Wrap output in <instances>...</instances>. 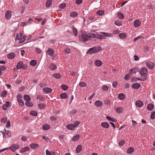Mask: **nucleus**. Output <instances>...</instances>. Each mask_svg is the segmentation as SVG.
Segmentation results:
<instances>
[{"label":"nucleus","mask_w":155,"mask_h":155,"mask_svg":"<svg viewBox=\"0 0 155 155\" xmlns=\"http://www.w3.org/2000/svg\"><path fill=\"white\" fill-rule=\"evenodd\" d=\"M92 33H84V32H81V40L84 42H86L90 38H92Z\"/></svg>","instance_id":"obj_1"},{"label":"nucleus","mask_w":155,"mask_h":155,"mask_svg":"<svg viewBox=\"0 0 155 155\" xmlns=\"http://www.w3.org/2000/svg\"><path fill=\"white\" fill-rule=\"evenodd\" d=\"M139 73L141 76H143V78H145L146 80L147 79L148 74V70L147 68L145 67L141 68L139 71Z\"/></svg>","instance_id":"obj_2"},{"label":"nucleus","mask_w":155,"mask_h":155,"mask_svg":"<svg viewBox=\"0 0 155 155\" xmlns=\"http://www.w3.org/2000/svg\"><path fill=\"white\" fill-rule=\"evenodd\" d=\"M101 50L102 48L101 46L94 47L93 48H90L86 52V54L90 53V54H91L93 53H96Z\"/></svg>","instance_id":"obj_3"},{"label":"nucleus","mask_w":155,"mask_h":155,"mask_svg":"<svg viewBox=\"0 0 155 155\" xmlns=\"http://www.w3.org/2000/svg\"><path fill=\"white\" fill-rule=\"evenodd\" d=\"M28 66L26 64H23V63L22 61H20L18 62L17 64L16 67L18 69H21V68L24 69L27 68Z\"/></svg>","instance_id":"obj_4"},{"label":"nucleus","mask_w":155,"mask_h":155,"mask_svg":"<svg viewBox=\"0 0 155 155\" xmlns=\"http://www.w3.org/2000/svg\"><path fill=\"white\" fill-rule=\"evenodd\" d=\"M92 38H96L97 39H105V36L104 35H99L98 34H95L93 33H92Z\"/></svg>","instance_id":"obj_5"},{"label":"nucleus","mask_w":155,"mask_h":155,"mask_svg":"<svg viewBox=\"0 0 155 155\" xmlns=\"http://www.w3.org/2000/svg\"><path fill=\"white\" fill-rule=\"evenodd\" d=\"M147 66L149 68L152 70L154 68V64L151 61H148L146 62Z\"/></svg>","instance_id":"obj_6"},{"label":"nucleus","mask_w":155,"mask_h":155,"mask_svg":"<svg viewBox=\"0 0 155 155\" xmlns=\"http://www.w3.org/2000/svg\"><path fill=\"white\" fill-rule=\"evenodd\" d=\"M5 130V133H3L2 131H1V132L3 134H4V136L6 138H8L10 137L11 135V132L8 130H6L5 128H4Z\"/></svg>","instance_id":"obj_7"},{"label":"nucleus","mask_w":155,"mask_h":155,"mask_svg":"<svg viewBox=\"0 0 155 155\" xmlns=\"http://www.w3.org/2000/svg\"><path fill=\"white\" fill-rule=\"evenodd\" d=\"M46 53L48 55L51 56H53L54 51L52 48H49L46 51Z\"/></svg>","instance_id":"obj_8"},{"label":"nucleus","mask_w":155,"mask_h":155,"mask_svg":"<svg viewBox=\"0 0 155 155\" xmlns=\"http://www.w3.org/2000/svg\"><path fill=\"white\" fill-rule=\"evenodd\" d=\"M19 146L17 144H13L12 146L9 147V149L13 151H15L18 148H19Z\"/></svg>","instance_id":"obj_9"},{"label":"nucleus","mask_w":155,"mask_h":155,"mask_svg":"<svg viewBox=\"0 0 155 155\" xmlns=\"http://www.w3.org/2000/svg\"><path fill=\"white\" fill-rule=\"evenodd\" d=\"M143 104V102L140 100L137 101L135 103L136 106L139 107H142Z\"/></svg>","instance_id":"obj_10"},{"label":"nucleus","mask_w":155,"mask_h":155,"mask_svg":"<svg viewBox=\"0 0 155 155\" xmlns=\"http://www.w3.org/2000/svg\"><path fill=\"white\" fill-rule=\"evenodd\" d=\"M146 80V78H142L141 79H140L138 78H133L131 79L132 81L133 82H135L137 81V80H140L141 81H144Z\"/></svg>","instance_id":"obj_11"},{"label":"nucleus","mask_w":155,"mask_h":155,"mask_svg":"<svg viewBox=\"0 0 155 155\" xmlns=\"http://www.w3.org/2000/svg\"><path fill=\"white\" fill-rule=\"evenodd\" d=\"M6 18L8 20L10 19L11 17V12L10 11H7L5 13Z\"/></svg>","instance_id":"obj_12"},{"label":"nucleus","mask_w":155,"mask_h":155,"mask_svg":"<svg viewBox=\"0 0 155 155\" xmlns=\"http://www.w3.org/2000/svg\"><path fill=\"white\" fill-rule=\"evenodd\" d=\"M140 84L138 83L133 84L131 85L132 87L135 89H138L140 87Z\"/></svg>","instance_id":"obj_13"},{"label":"nucleus","mask_w":155,"mask_h":155,"mask_svg":"<svg viewBox=\"0 0 155 155\" xmlns=\"http://www.w3.org/2000/svg\"><path fill=\"white\" fill-rule=\"evenodd\" d=\"M141 22L139 20H136L134 23V26L135 28H137L141 24Z\"/></svg>","instance_id":"obj_14"},{"label":"nucleus","mask_w":155,"mask_h":155,"mask_svg":"<svg viewBox=\"0 0 155 155\" xmlns=\"http://www.w3.org/2000/svg\"><path fill=\"white\" fill-rule=\"evenodd\" d=\"M7 56L9 59H13L15 57V54L14 53L12 52L8 54Z\"/></svg>","instance_id":"obj_15"},{"label":"nucleus","mask_w":155,"mask_h":155,"mask_svg":"<svg viewBox=\"0 0 155 155\" xmlns=\"http://www.w3.org/2000/svg\"><path fill=\"white\" fill-rule=\"evenodd\" d=\"M139 70V68L137 67H134L133 68L130 69L129 71V72L131 74L132 73H136V72H138Z\"/></svg>","instance_id":"obj_16"},{"label":"nucleus","mask_w":155,"mask_h":155,"mask_svg":"<svg viewBox=\"0 0 155 155\" xmlns=\"http://www.w3.org/2000/svg\"><path fill=\"white\" fill-rule=\"evenodd\" d=\"M119 37L121 39H125L127 38V34L124 33H121L119 35Z\"/></svg>","instance_id":"obj_17"},{"label":"nucleus","mask_w":155,"mask_h":155,"mask_svg":"<svg viewBox=\"0 0 155 155\" xmlns=\"http://www.w3.org/2000/svg\"><path fill=\"white\" fill-rule=\"evenodd\" d=\"M43 90L44 92L47 93L51 92L52 91V89L49 87H44L43 89Z\"/></svg>","instance_id":"obj_18"},{"label":"nucleus","mask_w":155,"mask_h":155,"mask_svg":"<svg viewBox=\"0 0 155 155\" xmlns=\"http://www.w3.org/2000/svg\"><path fill=\"white\" fill-rule=\"evenodd\" d=\"M95 104L97 107H100L102 106L103 103L100 101H97L95 102Z\"/></svg>","instance_id":"obj_19"},{"label":"nucleus","mask_w":155,"mask_h":155,"mask_svg":"<svg viewBox=\"0 0 155 155\" xmlns=\"http://www.w3.org/2000/svg\"><path fill=\"white\" fill-rule=\"evenodd\" d=\"M118 98L120 100H122L125 98V95L123 93H120L118 94Z\"/></svg>","instance_id":"obj_20"},{"label":"nucleus","mask_w":155,"mask_h":155,"mask_svg":"<svg viewBox=\"0 0 155 155\" xmlns=\"http://www.w3.org/2000/svg\"><path fill=\"white\" fill-rule=\"evenodd\" d=\"M101 33L103 35L105 36V37L106 36L107 37H111L113 36V34L111 33H105L104 32H101Z\"/></svg>","instance_id":"obj_21"},{"label":"nucleus","mask_w":155,"mask_h":155,"mask_svg":"<svg viewBox=\"0 0 155 155\" xmlns=\"http://www.w3.org/2000/svg\"><path fill=\"white\" fill-rule=\"evenodd\" d=\"M49 68L51 70H54L56 69V66L54 64H51L49 66Z\"/></svg>","instance_id":"obj_22"},{"label":"nucleus","mask_w":155,"mask_h":155,"mask_svg":"<svg viewBox=\"0 0 155 155\" xmlns=\"http://www.w3.org/2000/svg\"><path fill=\"white\" fill-rule=\"evenodd\" d=\"M154 105L152 104H148L147 106V109L150 111L152 110L153 108Z\"/></svg>","instance_id":"obj_23"},{"label":"nucleus","mask_w":155,"mask_h":155,"mask_svg":"<svg viewBox=\"0 0 155 155\" xmlns=\"http://www.w3.org/2000/svg\"><path fill=\"white\" fill-rule=\"evenodd\" d=\"M95 64L97 66H100L102 65V63L99 60H96L94 62Z\"/></svg>","instance_id":"obj_24"},{"label":"nucleus","mask_w":155,"mask_h":155,"mask_svg":"<svg viewBox=\"0 0 155 155\" xmlns=\"http://www.w3.org/2000/svg\"><path fill=\"white\" fill-rule=\"evenodd\" d=\"M67 128L70 130H74V126L73 124H67L66 126Z\"/></svg>","instance_id":"obj_25"},{"label":"nucleus","mask_w":155,"mask_h":155,"mask_svg":"<svg viewBox=\"0 0 155 155\" xmlns=\"http://www.w3.org/2000/svg\"><path fill=\"white\" fill-rule=\"evenodd\" d=\"M29 150L30 149L29 147H26L21 149L20 150V152L21 153H23L25 152L27 150Z\"/></svg>","instance_id":"obj_26"},{"label":"nucleus","mask_w":155,"mask_h":155,"mask_svg":"<svg viewBox=\"0 0 155 155\" xmlns=\"http://www.w3.org/2000/svg\"><path fill=\"white\" fill-rule=\"evenodd\" d=\"M72 31L73 34L75 36L77 35L78 31L76 28H75L73 26L72 27Z\"/></svg>","instance_id":"obj_27"},{"label":"nucleus","mask_w":155,"mask_h":155,"mask_svg":"<svg viewBox=\"0 0 155 155\" xmlns=\"http://www.w3.org/2000/svg\"><path fill=\"white\" fill-rule=\"evenodd\" d=\"M42 128L43 130H46L49 129L50 128V127L49 125L45 124L43 125Z\"/></svg>","instance_id":"obj_28"},{"label":"nucleus","mask_w":155,"mask_h":155,"mask_svg":"<svg viewBox=\"0 0 155 155\" xmlns=\"http://www.w3.org/2000/svg\"><path fill=\"white\" fill-rule=\"evenodd\" d=\"M80 136L79 134H77L75 136L73 137L72 139V141H76L79 139Z\"/></svg>","instance_id":"obj_29"},{"label":"nucleus","mask_w":155,"mask_h":155,"mask_svg":"<svg viewBox=\"0 0 155 155\" xmlns=\"http://www.w3.org/2000/svg\"><path fill=\"white\" fill-rule=\"evenodd\" d=\"M30 146L31 148L35 149L38 147V145L37 144L33 143L30 144Z\"/></svg>","instance_id":"obj_30"},{"label":"nucleus","mask_w":155,"mask_h":155,"mask_svg":"<svg viewBox=\"0 0 155 155\" xmlns=\"http://www.w3.org/2000/svg\"><path fill=\"white\" fill-rule=\"evenodd\" d=\"M101 125L103 127L106 128H107L109 127V124L107 122H102L101 123Z\"/></svg>","instance_id":"obj_31"},{"label":"nucleus","mask_w":155,"mask_h":155,"mask_svg":"<svg viewBox=\"0 0 155 155\" xmlns=\"http://www.w3.org/2000/svg\"><path fill=\"white\" fill-rule=\"evenodd\" d=\"M81 149L82 146L81 145H79L76 148V151L77 153H79L81 152Z\"/></svg>","instance_id":"obj_32"},{"label":"nucleus","mask_w":155,"mask_h":155,"mask_svg":"<svg viewBox=\"0 0 155 155\" xmlns=\"http://www.w3.org/2000/svg\"><path fill=\"white\" fill-rule=\"evenodd\" d=\"M25 104L26 106L29 107H31L33 105L32 103L30 101H26L25 103Z\"/></svg>","instance_id":"obj_33"},{"label":"nucleus","mask_w":155,"mask_h":155,"mask_svg":"<svg viewBox=\"0 0 155 155\" xmlns=\"http://www.w3.org/2000/svg\"><path fill=\"white\" fill-rule=\"evenodd\" d=\"M60 97L62 99H65L68 97V95L66 93H63L60 95Z\"/></svg>","instance_id":"obj_34"},{"label":"nucleus","mask_w":155,"mask_h":155,"mask_svg":"<svg viewBox=\"0 0 155 155\" xmlns=\"http://www.w3.org/2000/svg\"><path fill=\"white\" fill-rule=\"evenodd\" d=\"M106 118L110 121H112L114 122H116L117 121V119L114 118H112L110 117L106 116Z\"/></svg>","instance_id":"obj_35"},{"label":"nucleus","mask_w":155,"mask_h":155,"mask_svg":"<svg viewBox=\"0 0 155 155\" xmlns=\"http://www.w3.org/2000/svg\"><path fill=\"white\" fill-rule=\"evenodd\" d=\"M52 2V0H48L46 3V7L48 8L50 7L51 4Z\"/></svg>","instance_id":"obj_36"},{"label":"nucleus","mask_w":155,"mask_h":155,"mask_svg":"<svg viewBox=\"0 0 155 155\" xmlns=\"http://www.w3.org/2000/svg\"><path fill=\"white\" fill-rule=\"evenodd\" d=\"M123 111V109L122 107L117 108L116 110V112L118 114H120L122 113Z\"/></svg>","instance_id":"obj_37"},{"label":"nucleus","mask_w":155,"mask_h":155,"mask_svg":"<svg viewBox=\"0 0 155 155\" xmlns=\"http://www.w3.org/2000/svg\"><path fill=\"white\" fill-rule=\"evenodd\" d=\"M114 23L116 25L120 26L122 25V22L119 20H116L114 22Z\"/></svg>","instance_id":"obj_38"},{"label":"nucleus","mask_w":155,"mask_h":155,"mask_svg":"<svg viewBox=\"0 0 155 155\" xmlns=\"http://www.w3.org/2000/svg\"><path fill=\"white\" fill-rule=\"evenodd\" d=\"M53 76L55 78L59 79L61 77V74L58 73H55L54 74Z\"/></svg>","instance_id":"obj_39"},{"label":"nucleus","mask_w":155,"mask_h":155,"mask_svg":"<svg viewBox=\"0 0 155 155\" xmlns=\"http://www.w3.org/2000/svg\"><path fill=\"white\" fill-rule=\"evenodd\" d=\"M64 51L65 53L68 54H70L71 53V50L69 48L66 47L64 48Z\"/></svg>","instance_id":"obj_40"},{"label":"nucleus","mask_w":155,"mask_h":155,"mask_svg":"<svg viewBox=\"0 0 155 155\" xmlns=\"http://www.w3.org/2000/svg\"><path fill=\"white\" fill-rule=\"evenodd\" d=\"M36 98L38 100H39L40 101L43 100L45 99V98L42 96L38 94L37 95Z\"/></svg>","instance_id":"obj_41"},{"label":"nucleus","mask_w":155,"mask_h":155,"mask_svg":"<svg viewBox=\"0 0 155 155\" xmlns=\"http://www.w3.org/2000/svg\"><path fill=\"white\" fill-rule=\"evenodd\" d=\"M17 100L19 105L23 106L24 105V103L21 99L18 98Z\"/></svg>","instance_id":"obj_42"},{"label":"nucleus","mask_w":155,"mask_h":155,"mask_svg":"<svg viewBox=\"0 0 155 155\" xmlns=\"http://www.w3.org/2000/svg\"><path fill=\"white\" fill-rule=\"evenodd\" d=\"M23 97L25 100L26 101H30L31 98L28 95L25 94L24 95Z\"/></svg>","instance_id":"obj_43"},{"label":"nucleus","mask_w":155,"mask_h":155,"mask_svg":"<svg viewBox=\"0 0 155 155\" xmlns=\"http://www.w3.org/2000/svg\"><path fill=\"white\" fill-rule=\"evenodd\" d=\"M118 17L120 19H122L124 18V15L121 12H118L117 14Z\"/></svg>","instance_id":"obj_44"},{"label":"nucleus","mask_w":155,"mask_h":155,"mask_svg":"<svg viewBox=\"0 0 155 155\" xmlns=\"http://www.w3.org/2000/svg\"><path fill=\"white\" fill-rule=\"evenodd\" d=\"M134 151V148L132 147L128 148L127 150V153L129 154L131 153Z\"/></svg>","instance_id":"obj_45"},{"label":"nucleus","mask_w":155,"mask_h":155,"mask_svg":"<svg viewBox=\"0 0 155 155\" xmlns=\"http://www.w3.org/2000/svg\"><path fill=\"white\" fill-rule=\"evenodd\" d=\"M102 89L104 91H107L109 87L106 85H104L102 87Z\"/></svg>","instance_id":"obj_46"},{"label":"nucleus","mask_w":155,"mask_h":155,"mask_svg":"<svg viewBox=\"0 0 155 155\" xmlns=\"http://www.w3.org/2000/svg\"><path fill=\"white\" fill-rule=\"evenodd\" d=\"M37 63L36 61L35 60H31L30 62V65L32 66L35 65Z\"/></svg>","instance_id":"obj_47"},{"label":"nucleus","mask_w":155,"mask_h":155,"mask_svg":"<svg viewBox=\"0 0 155 155\" xmlns=\"http://www.w3.org/2000/svg\"><path fill=\"white\" fill-rule=\"evenodd\" d=\"M78 15L77 12H73L71 13V16L72 17H74L77 16Z\"/></svg>","instance_id":"obj_48"},{"label":"nucleus","mask_w":155,"mask_h":155,"mask_svg":"<svg viewBox=\"0 0 155 155\" xmlns=\"http://www.w3.org/2000/svg\"><path fill=\"white\" fill-rule=\"evenodd\" d=\"M7 95V91H4L1 92V96L2 97H6Z\"/></svg>","instance_id":"obj_49"},{"label":"nucleus","mask_w":155,"mask_h":155,"mask_svg":"<svg viewBox=\"0 0 155 155\" xmlns=\"http://www.w3.org/2000/svg\"><path fill=\"white\" fill-rule=\"evenodd\" d=\"M86 84L83 82H80L79 83V86L81 87H85L86 86Z\"/></svg>","instance_id":"obj_50"},{"label":"nucleus","mask_w":155,"mask_h":155,"mask_svg":"<svg viewBox=\"0 0 155 155\" xmlns=\"http://www.w3.org/2000/svg\"><path fill=\"white\" fill-rule=\"evenodd\" d=\"M26 38V36H24L22 38H21L20 40L19 41V43H22L25 41Z\"/></svg>","instance_id":"obj_51"},{"label":"nucleus","mask_w":155,"mask_h":155,"mask_svg":"<svg viewBox=\"0 0 155 155\" xmlns=\"http://www.w3.org/2000/svg\"><path fill=\"white\" fill-rule=\"evenodd\" d=\"M38 107L39 109H42L45 107V105L42 103H40L38 104Z\"/></svg>","instance_id":"obj_52"},{"label":"nucleus","mask_w":155,"mask_h":155,"mask_svg":"<svg viewBox=\"0 0 155 155\" xmlns=\"http://www.w3.org/2000/svg\"><path fill=\"white\" fill-rule=\"evenodd\" d=\"M22 35L21 33H19V34H17L16 36V40H18L22 36Z\"/></svg>","instance_id":"obj_53"},{"label":"nucleus","mask_w":155,"mask_h":155,"mask_svg":"<svg viewBox=\"0 0 155 155\" xmlns=\"http://www.w3.org/2000/svg\"><path fill=\"white\" fill-rule=\"evenodd\" d=\"M30 114L32 116H36L37 115L38 113L36 111H32L30 112Z\"/></svg>","instance_id":"obj_54"},{"label":"nucleus","mask_w":155,"mask_h":155,"mask_svg":"<svg viewBox=\"0 0 155 155\" xmlns=\"http://www.w3.org/2000/svg\"><path fill=\"white\" fill-rule=\"evenodd\" d=\"M104 13V11L103 10L101 11H98L96 12V14L99 15H102Z\"/></svg>","instance_id":"obj_55"},{"label":"nucleus","mask_w":155,"mask_h":155,"mask_svg":"<svg viewBox=\"0 0 155 155\" xmlns=\"http://www.w3.org/2000/svg\"><path fill=\"white\" fill-rule=\"evenodd\" d=\"M61 87L62 89L65 91L68 89V87L67 85H62L61 86Z\"/></svg>","instance_id":"obj_56"},{"label":"nucleus","mask_w":155,"mask_h":155,"mask_svg":"<svg viewBox=\"0 0 155 155\" xmlns=\"http://www.w3.org/2000/svg\"><path fill=\"white\" fill-rule=\"evenodd\" d=\"M66 6V4L65 3H63L59 5V7L60 8L63 9Z\"/></svg>","instance_id":"obj_57"},{"label":"nucleus","mask_w":155,"mask_h":155,"mask_svg":"<svg viewBox=\"0 0 155 155\" xmlns=\"http://www.w3.org/2000/svg\"><path fill=\"white\" fill-rule=\"evenodd\" d=\"M77 112V110L76 109H74L70 111V114L71 115H73L76 114Z\"/></svg>","instance_id":"obj_58"},{"label":"nucleus","mask_w":155,"mask_h":155,"mask_svg":"<svg viewBox=\"0 0 155 155\" xmlns=\"http://www.w3.org/2000/svg\"><path fill=\"white\" fill-rule=\"evenodd\" d=\"M80 122L78 121H75L74 122V124H73L74 126V128L77 127L79 124Z\"/></svg>","instance_id":"obj_59"},{"label":"nucleus","mask_w":155,"mask_h":155,"mask_svg":"<svg viewBox=\"0 0 155 155\" xmlns=\"http://www.w3.org/2000/svg\"><path fill=\"white\" fill-rule=\"evenodd\" d=\"M120 32V31L118 30H114L113 31V33L114 35H117Z\"/></svg>","instance_id":"obj_60"},{"label":"nucleus","mask_w":155,"mask_h":155,"mask_svg":"<svg viewBox=\"0 0 155 155\" xmlns=\"http://www.w3.org/2000/svg\"><path fill=\"white\" fill-rule=\"evenodd\" d=\"M6 68V67L5 65H2L0 66V70L1 71H3L5 70Z\"/></svg>","instance_id":"obj_61"},{"label":"nucleus","mask_w":155,"mask_h":155,"mask_svg":"<svg viewBox=\"0 0 155 155\" xmlns=\"http://www.w3.org/2000/svg\"><path fill=\"white\" fill-rule=\"evenodd\" d=\"M151 118L152 119H153L155 118V112H152L150 116Z\"/></svg>","instance_id":"obj_62"},{"label":"nucleus","mask_w":155,"mask_h":155,"mask_svg":"<svg viewBox=\"0 0 155 155\" xmlns=\"http://www.w3.org/2000/svg\"><path fill=\"white\" fill-rule=\"evenodd\" d=\"M36 51L38 54H40L42 51L40 48H36Z\"/></svg>","instance_id":"obj_63"},{"label":"nucleus","mask_w":155,"mask_h":155,"mask_svg":"<svg viewBox=\"0 0 155 155\" xmlns=\"http://www.w3.org/2000/svg\"><path fill=\"white\" fill-rule=\"evenodd\" d=\"M117 85V82L116 81H114L112 83V86L113 87L115 88L116 87Z\"/></svg>","instance_id":"obj_64"}]
</instances>
